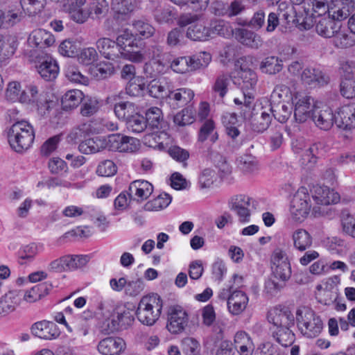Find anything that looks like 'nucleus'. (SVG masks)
<instances>
[{"label": "nucleus", "mask_w": 355, "mask_h": 355, "mask_svg": "<svg viewBox=\"0 0 355 355\" xmlns=\"http://www.w3.org/2000/svg\"><path fill=\"white\" fill-rule=\"evenodd\" d=\"M132 26L136 35L141 38H149L152 37L155 32V28L148 21L143 19L135 20Z\"/></svg>", "instance_id": "49"}, {"label": "nucleus", "mask_w": 355, "mask_h": 355, "mask_svg": "<svg viewBox=\"0 0 355 355\" xmlns=\"http://www.w3.org/2000/svg\"><path fill=\"white\" fill-rule=\"evenodd\" d=\"M209 37L219 35L225 38H229L234 34V30L230 22L220 20H212L209 26Z\"/></svg>", "instance_id": "32"}, {"label": "nucleus", "mask_w": 355, "mask_h": 355, "mask_svg": "<svg viewBox=\"0 0 355 355\" xmlns=\"http://www.w3.org/2000/svg\"><path fill=\"white\" fill-rule=\"evenodd\" d=\"M162 306V300L157 294L144 296L136 311L137 319L143 324L152 326L159 318Z\"/></svg>", "instance_id": "5"}, {"label": "nucleus", "mask_w": 355, "mask_h": 355, "mask_svg": "<svg viewBox=\"0 0 355 355\" xmlns=\"http://www.w3.org/2000/svg\"><path fill=\"white\" fill-rule=\"evenodd\" d=\"M117 172V166L114 162L110 159H105L101 162L96 168V173L102 177H111Z\"/></svg>", "instance_id": "61"}, {"label": "nucleus", "mask_w": 355, "mask_h": 355, "mask_svg": "<svg viewBox=\"0 0 355 355\" xmlns=\"http://www.w3.org/2000/svg\"><path fill=\"white\" fill-rule=\"evenodd\" d=\"M22 301V293L19 290H11L0 297V318L15 312Z\"/></svg>", "instance_id": "14"}, {"label": "nucleus", "mask_w": 355, "mask_h": 355, "mask_svg": "<svg viewBox=\"0 0 355 355\" xmlns=\"http://www.w3.org/2000/svg\"><path fill=\"white\" fill-rule=\"evenodd\" d=\"M352 10L347 6L340 1V3L334 5L331 7L329 10V17L336 21H342L345 19L349 15Z\"/></svg>", "instance_id": "51"}, {"label": "nucleus", "mask_w": 355, "mask_h": 355, "mask_svg": "<svg viewBox=\"0 0 355 355\" xmlns=\"http://www.w3.org/2000/svg\"><path fill=\"white\" fill-rule=\"evenodd\" d=\"M311 118L315 125L322 130H329L335 123V114L327 106L315 107Z\"/></svg>", "instance_id": "16"}, {"label": "nucleus", "mask_w": 355, "mask_h": 355, "mask_svg": "<svg viewBox=\"0 0 355 355\" xmlns=\"http://www.w3.org/2000/svg\"><path fill=\"white\" fill-rule=\"evenodd\" d=\"M99 107V102L96 98L87 97L82 104L80 114L83 116H91L98 111Z\"/></svg>", "instance_id": "58"}, {"label": "nucleus", "mask_w": 355, "mask_h": 355, "mask_svg": "<svg viewBox=\"0 0 355 355\" xmlns=\"http://www.w3.org/2000/svg\"><path fill=\"white\" fill-rule=\"evenodd\" d=\"M55 42L54 36L44 29L33 30L28 38V44L31 47L42 49L52 46Z\"/></svg>", "instance_id": "20"}, {"label": "nucleus", "mask_w": 355, "mask_h": 355, "mask_svg": "<svg viewBox=\"0 0 355 355\" xmlns=\"http://www.w3.org/2000/svg\"><path fill=\"white\" fill-rule=\"evenodd\" d=\"M283 69V61L276 56H268L264 58L260 64V69L263 73L275 75Z\"/></svg>", "instance_id": "40"}, {"label": "nucleus", "mask_w": 355, "mask_h": 355, "mask_svg": "<svg viewBox=\"0 0 355 355\" xmlns=\"http://www.w3.org/2000/svg\"><path fill=\"white\" fill-rule=\"evenodd\" d=\"M166 69V65L159 60H152L144 66V71L147 76L156 77L160 73H164Z\"/></svg>", "instance_id": "57"}, {"label": "nucleus", "mask_w": 355, "mask_h": 355, "mask_svg": "<svg viewBox=\"0 0 355 355\" xmlns=\"http://www.w3.org/2000/svg\"><path fill=\"white\" fill-rule=\"evenodd\" d=\"M146 123L147 128L159 130L163 122L162 112L157 107L149 108L146 112Z\"/></svg>", "instance_id": "43"}, {"label": "nucleus", "mask_w": 355, "mask_h": 355, "mask_svg": "<svg viewBox=\"0 0 355 355\" xmlns=\"http://www.w3.org/2000/svg\"><path fill=\"white\" fill-rule=\"evenodd\" d=\"M312 198L318 205H327L337 203L340 196L337 192L326 186H315L312 190Z\"/></svg>", "instance_id": "21"}, {"label": "nucleus", "mask_w": 355, "mask_h": 355, "mask_svg": "<svg viewBox=\"0 0 355 355\" xmlns=\"http://www.w3.org/2000/svg\"><path fill=\"white\" fill-rule=\"evenodd\" d=\"M294 95L292 94L290 88L284 85H277L275 87L271 94V101L272 103H288Z\"/></svg>", "instance_id": "47"}, {"label": "nucleus", "mask_w": 355, "mask_h": 355, "mask_svg": "<svg viewBox=\"0 0 355 355\" xmlns=\"http://www.w3.org/2000/svg\"><path fill=\"white\" fill-rule=\"evenodd\" d=\"M114 113L119 119L125 122L139 113L138 107L135 103L129 101L121 102L115 105Z\"/></svg>", "instance_id": "36"}, {"label": "nucleus", "mask_w": 355, "mask_h": 355, "mask_svg": "<svg viewBox=\"0 0 355 355\" xmlns=\"http://www.w3.org/2000/svg\"><path fill=\"white\" fill-rule=\"evenodd\" d=\"M189 57L182 56L174 59L170 67L175 73H184L193 71Z\"/></svg>", "instance_id": "59"}, {"label": "nucleus", "mask_w": 355, "mask_h": 355, "mask_svg": "<svg viewBox=\"0 0 355 355\" xmlns=\"http://www.w3.org/2000/svg\"><path fill=\"white\" fill-rule=\"evenodd\" d=\"M105 148V137H95L80 143L78 150L81 153L89 155L98 153Z\"/></svg>", "instance_id": "31"}, {"label": "nucleus", "mask_w": 355, "mask_h": 355, "mask_svg": "<svg viewBox=\"0 0 355 355\" xmlns=\"http://www.w3.org/2000/svg\"><path fill=\"white\" fill-rule=\"evenodd\" d=\"M227 206L234 212L241 223L250 221L252 213L255 209L254 200L250 197L239 194L232 196L227 201Z\"/></svg>", "instance_id": "7"}, {"label": "nucleus", "mask_w": 355, "mask_h": 355, "mask_svg": "<svg viewBox=\"0 0 355 355\" xmlns=\"http://www.w3.org/2000/svg\"><path fill=\"white\" fill-rule=\"evenodd\" d=\"M31 331L33 336L44 340L55 339L60 335L58 326L54 322L46 320L33 323Z\"/></svg>", "instance_id": "15"}, {"label": "nucleus", "mask_w": 355, "mask_h": 355, "mask_svg": "<svg viewBox=\"0 0 355 355\" xmlns=\"http://www.w3.org/2000/svg\"><path fill=\"white\" fill-rule=\"evenodd\" d=\"M24 17L21 10L18 8L0 10V28H9L19 23Z\"/></svg>", "instance_id": "28"}, {"label": "nucleus", "mask_w": 355, "mask_h": 355, "mask_svg": "<svg viewBox=\"0 0 355 355\" xmlns=\"http://www.w3.org/2000/svg\"><path fill=\"white\" fill-rule=\"evenodd\" d=\"M235 37L241 44L252 49H257L263 44V40L261 36L248 29H236L235 31Z\"/></svg>", "instance_id": "25"}, {"label": "nucleus", "mask_w": 355, "mask_h": 355, "mask_svg": "<svg viewBox=\"0 0 355 355\" xmlns=\"http://www.w3.org/2000/svg\"><path fill=\"white\" fill-rule=\"evenodd\" d=\"M311 207L307 189L304 187L300 188L291 202L290 212L292 218L295 221H303L308 216Z\"/></svg>", "instance_id": "8"}, {"label": "nucleus", "mask_w": 355, "mask_h": 355, "mask_svg": "<svg viewBox=\"0 0 355 355\" xmlns=\"http://www.w3.org/2000/svg\"><path fill=\"white\" fill-rule=\"evenodd\" d=\"M268 112L280 123H285L291 116L292 107L284 103L271 104Z\"/></svg>", "instance_id": "41"}, {"label": "nucleus", "mask_w": 355, "mask_h": 355, "mask_svg": "<svg viewBox=\"0 0 355 355\" xmlns=\"http://www.w3.org/2000/svg\"><path fill=\"white\" fill-rule=\"evenodd\" d=\"M291 238L293 247L300 252L306 251L313 244L312 236L307 230L303 228H298L293 231Z\"/></svg>", "instance_id": "29"}, {"label": "nucleus", "mask_w": 355, "mask_h": 355, "mask_svg": "<svg viewBox=\"0 0 355 355\" xmlns=\"http://www.w3.org/2000/svg\"><path fill=\"white\" fill-rule=\"evenodd\" d=\"M237 62L240 66V69L237 71L236 83L240 87L243 96V99L235 98L234 102L236 105H242L243 103L246 108L250 109L254 99V92L258 80L257 76L252 69L248 68L244 64L243 58H241Z\"/></svg>", "instance_id": "2"}, {"label": "nucleus", "mask_w": 355, "mask_h": 355, "mask_svg": "<svg viewBox=\"0 0 355 355\" xmlns=\"http://www.w3.org/2000/svg\"><path fill=\"white\" fill-rule=\"evenodd\" d=\"M35 134L32 125L26 121L12 124L8 133L10 147L17 153L28 150L32 145Z\"/></svg>", "instance_id": "3"}, {"label": "nucleus", "mask_w": 355, "mask_h": 355, "mask_svg": "<svg viewBox=\"0 0 355 355\" xmlns=\"http://www.w3.org/2000/svg\"><path fill=\"white\" fill-rule=\"evenodd\" d=\"M194 97L192 89L186 87L171 89L167 94V102L174 109L182 107L191 101Z\"/></svg>", "instance_id": "18"}, {"label": "nucleus", "mask_w": 355, "mask_h": 355, "mask_svg": "<svg viewBox=\"0 0 355 355\" xmlns=\"http://www.w3.org/2000/svg\"><path fill=\"white\" fill-rule=\"evenodd\" d=\"M341 25L331 17H323L316 21L315 31L317 33L324 38H331Z\"/></svg>", "instance_id": "27"}, {"label": "nucleus", "mask_w": 355, "mask_h": 355, "mask_svg": "<svg viewBox=\"0 0 355 355\" xmlns=\"http://www.w3.org/2000/svg\"><path fill=\"white\" fill-rule=\"evenodd\" d=\"M171 89H173L172 82L164 78L161 80H153L149 85L148 92L154 98L166 96L167 98V94Z\"/></svg>", "instance_id": "34"}, {"label": "nucleus", "mask_w": 355, "mask_h": 355, "mask_svg": "<svg viewBox=\"0 0 355 355\" xmlns=\"http://www.w3.org/2000/svg\"><path fill=\"white\" fill-rule=\"evenodd\" d=\"M59 72V67L57 62L52 59L48 58L42 62L38 67V73L46 80L55 79Z\"/></svg>", "instance_id": "39"}, {"label": "nucleus", "mask_w": 355, "mask_h": 355, "mask_svg": "<svg viewBox=\"0 0 355 355\" xmlns=\"http://www.w3.org/2000/svg\"><path fill=\"white\" fill-rule=\"evenodd\" d=\"M105 148L109 150L125 153L135 152L139 146V141L136 138L119 133L111 134L105 137Z\"/></svg>", "instance_id": "9"}, {"label": "nucleus", "mask_w": 355, "mask_h": 355, "mask_svg": "<svg viewBox=\"0 0 355 355\" xmlns=\"http://www.w3.org/2000/svg\"><path fill=\"white\" fill-rule=\"evenodd\" d=\"M172 198L167 193H162L157 198L147 202L144 209L148 211H157L167 207L171 202Z\"/></svg>", "instance_id": "44"}, {"label": "nucleus", "mask_w": 355, "mask_h": 355, "mask_svg": "<svg viewBox=\"0 0 355 355\" xmlns=\"http://www.w3.org/2000/svg\"><path fill=\"white\" fill-rule=\"evenodd\" d=\"M292 104L294 106V117L299 123H304L310 118L315 107L311 96L298 92L292 98Z\"/></svg>", "instance_id": "11"}, {"label": "nucleus", "mask_w": 355, "mask_h": 355, "mask_svg": "<svg viewBox=\"0 0 355 355\" xmlns=\"http://www.w3.org/2000/svg\"><path fill=\"white\" fill-rule=\"evenodd\" d=\"M44 94L39 92L37 86L29 85L19 96V101L27 104H33L37 102Z\"/></svg>", "instance_id": "50"}, {"label": "nucleus", "mask_w": 355, "mask_h": 355, "mask_svg": "<svg viewBox=\"0 0 355 355\" xmlns=\"http://www.w3.org/2000/svg\"><path fill=\"white\" fill-rule=\"evenodd\" d=\"M295 316L287 307H275L268 314V320L278 328L291 327L295 324Z\"/></svg>", "instance_id": "13"}, {"label": "nucleus", "mask_w": 355, "mask_h": 355, "mask_svg": "<svg viewBox=\"0 0 355 355\" xmlns=\"http://www.w3.org/2000/svg\"><path fill=\"white\" fill-rule=\"evenodd\" d=\"M178 25L188 26L186 36L193 41L204 42L209 39V26L200 16L196 14H184L180 16Z\"/></svg>", "instance_id": "6"}, {"label": "nucleus", "mask_w": 355, "mask_h": 355, "mask_svg": "<svg viewBox=\"0 0 355 355\" xmlns=\"http://www.w3.org/2000/svg\"><path fill=\"white\" fill-rule=\"evenodd\" d=\"M238 167L245 173H253L258 170L257 159L251 155H243L237 159Z\"/></svg>", "instance_id": "48"}, {"label": "nucleus", "mask_w": 355, "mask_h": 355, "mask_svg": "<svg viewBox=\"0 0 355 355\" xmlns=\"http://www.w3.org/2000/svg\"><path fill=\"white\" fill-rule=\"evenodd\" d=\"M21 8L29 15H35L42 11L46 0H20Z\"/></svg>", "instance_id": "56"}, {"label": "nucleus", "mask_w": 355, "mask_h": 355, "mask_svg": "<svg viewBox=\"0 0 355 355\" xmlns=\"http://www.w3.org/2000/svg\"><path fill=\"white\" fill-rule=\"evenodd\" d=\"M65 76L71 83L87 85L89 83V79L87 76L83 75L79 69L73 65H69L65 69Z\"/></svg>", "instance_id": "53"}, {"label": "nucleus", "mask_w": 355, "mask_h": 355, "mask_svg": "<svg viewBox=\"0 0 355 355\" xmlns=\"http://www.w3.org/2000/svg\"><path fill=\"white\" fill-rule=\"evenodd\" d=\"M99 53L108 60H114L118 57V46L116 41L107 37H100L96 42Z\"/></svg>", "instance_id": "30"}, {"label": "nucleus", "mask_w": 355, "mask_h": 355, "mask_svg": "<svg viewBox=\"0 0 355 355\" xmlns=\"http://www.w3.org/2000/svg\"><path fill=\"white\" fill-rule=\"evenodd\" d=\"M86 0H67L64 9L74 21L83 24L88 19L89 12L84 9Z\"/></svg>", "instance_id": "23"}, {"label": "nucleus", "mask_w": 355, "mask_h": 355, "mask_svg": "<svg viewBox=\"0 0 355 355\" xmlns=\"http://www.w3.org/2000/svg\"><path fill=\"white\" fill-rule=\"evenodd\" d=\"M230 83V76L227 74H221L216 78L212 86V91L215 96L219 98V101L226 95Z\"/></svg>", "instance_id": "46"}, {"label": "nucleus", "mask_w": 355, "mask_h": 355, "mask_svg": "<svg viewBox=\"0 0 355 355\" xmlns=\"http://www.w3.org/2000/svg\"><path fill=\"white\" fill-rule=\"evenodd\" d=\"M128 191L130 198L138 202L144 201L153 192V186L147 180H137L130 184Z\"/></svg>", "instance_id": "19"}, {"label": "nucleus", "mask_w": 355, "mask_h": 355, "mask_svg": "<svg viewBox=\"0 0 355 355\" xmlns=\"http://www.w3.org/2000/svg\"><path fill=\"white\" fill-rule=\"evenodd\" d=\"M128 129L135 133H140L147 128L144 116L137 113L126 122Z\"/></svg>", "instance_id": "64"}, {"label": "nucleus", "mask_w": 355, "mask_h": 355, "mask_svg": "<svg viewBox=\"0 0 355 355\" xmlns=\"http://www.w3.org/2000/svg\"><path fill=\"white\" fill-rule=\"evenodd\" d=\"M182 349L185 355H202L200 345L193 338H184L181 343Z\"/></svg>", "instance_id": "54"}, {"label": "nucleus", "mask_w": 355, "mask_h": 355, "mask_svg": "<svg viewBox=\"0 0 355 355\" xmlns=\"http://www.w3.org/2000/svg\"><path fill=\"white\" fill-rule=\"evenodd\" d=\"M208 139L212 143L216 142L218 139V134L215 130L214 123L211 119L207 120L203 123L198 133L199 141L204 142Z\"/></svg>", "instance_id": "45"}, {"label": "nucleus", "mask_w": 355, "mask_h": 355, "mask_svg": "<svg viewBox=\"0 0 355 355\" xmlns=\"http://www.w3.org/2000/svg\"><path fill=\"white\" fill-rule=\"evenodd\" d=\"M248 297L241 291H233L227 301V308L232 315L241 313L246 308L248 303Z\"/></svg>", "instance_id": "24"}, {"label": "nucleus", "mask_w": 355, "mask_h": 355, "mask_svg": "<svg viewBox=\"0 0 355 355\" xmlns=\"http://www.w3.org/2000/svg\"><path fill=\"white\" fill-rule=\"evenodd\" d=\"M234 343L240 355H252L254 345L250 336L245 331L236 332L234 336Z\"/></svg>", "instance_id": "26"}, {"label": "nucleus", "mask_w": 355, "mask_h": 355, "mask_svg": "<svg viewBox=\"0 0 355 355\" xmlns=\"http://www.w3.org/2000/svg\"><path fill=\"white\" fill-rule=\"evenodd\" d=\"M17 47L15 37L0 35V62H3L12 57Z\"/></svg>", "instance_id": "35"}, {"label": "nucleus", "mask_w": 355, "mask_h": 355, "mask_svg": "<svg viewBox=\"0 0 355 355\" xmlns=\"http://www.w3.org/2000/svg\"><path fill=\"white\" fill-rule=\"evenodd\" d=\"M333 44L337 49H347L354 45L355 37L347 30L338 28L332 37Z\"/></svg>", "instance_id": "38"}, {"label": "nucleus", "mask_w": 355, "mask_h": 355, "mask_svg": "<svg viewBox=\"0 0 355 355\" xmlns=\"http://www.w3.org/2000/svg\"><path fill=\"white\" fill-rule=\"evenodd\" d=\"M271 277L265 282L264 291L270 296L277 295L291 277V266L286 253L275 250L271 256Z\"/></svg>", "instance_id": "1"}, {"label": "nucleus", "mask_w": 355, "mask_h": 355, "mask_svg": "<svg viewBox=\"0 0 355 355\" xmlns=\"http://www.w3.org/2000/svg\"><path fill=\"white\" fill-rule=\"evenodd\" d=\"M125 347V343L121 338L107 337L98 343L97 348L103 355H120Z\"/></svg>", "instance_id": "17"}, {"label": "nucleus", "mask_w": 355, "mask_h": 355, "mask_svg": "<svg viewBox=\"0 0 355 355\" xmlns=\"http://www.w3.org/2000/svg\"><path fill=\"white\" fill-rule=\"evenodd\" d=\"M50 288L51 285L46 283L35 285L30 290L26 291L24 295L22 294V300L28 303L35 302L47 295Z\"/></svg>", "instance_id": "37"}, {"label": "nucleus", "mask_w": 355, "mask_h": 355, "mask_svg": "<svg viewBox=\"0 0 355 355\" xmlns=\"http://www.w3.org/2000/svg\"><path fill=\"white\" fill-rule=\"evenodd\" d=\"M195 120V112L189 107L183 109L181 112L177 113L173 118L174 123L180 126L190 125Z\"/></svg>", "instance_id": "55"}, {"label": "nucleus", "mask_w": 355, "mask_h": 355, "mask_svg": "<svg viewBox=\"0 0 355 355\" xmlns=\"http://www.w3.org/2000/svg\"><path fill=\"white\" fill-rule=\"evenodd\" d=\"M136 0H112V8L118 18L124 19L135 8Z\"/></svg>", "instance_id": "42"}, {"label": "nucleus", "mask_w": 355, "mask_h": 355, "mask_svg": "<svg viewBox=\"0 0 355 355\" xmlns=\"http://www.w3.org/2000/svg\"><path fill=\"white\" fill-rule=\"evenodd\" d=\"M84 98V94L79 89L67 91L62 97L61 103L63 110H69L76 108Z\"/></svg>", "instance_id": "33"}, {"label": "nucleus", "mask_w": 355, "mask_h": 355, "mask_svg": "<svg viewBox=\"0 0 355 355\" xmlns=\"http://www.w3.org/2000/svg\"><path fill=\"white\" fill-rule=\"evenodd\" d=\"M302 82L311 88L322 86L328 83V77L319 69L305 68L301 74Z\"/></svg>", "instance_id": "22"}, {"label": "nucleus", "mask_w": 355, "mask_h": 355, "mask_svg": "<svg viewBox=\"0 0 355 355\" xmlns=\"http://www.w3.org/2000/svg\"><path fill=\"white\" fill-rule=\"evenodd\" d=\"M271 120L272 116L268 109L262 110L260 116L252 124L254 130L258 132L265 131L269 127Z\"/></svg>", "instance_id": "63"}, {"label": "nucleus", "mask_w": 355, "mask_h": 355, "mask_svg": "<svg viewBox=\"0 0 355 355\" xmlns=\"http://www.w3.org/2000/svg\"><path fill=\"white\" fill-rule=\"evenodd\" d=\"M135 36L132 32L128 29H125L120 32L116 39L118 47L123 51H126L128 47H133L135 45Z\"/></svg>", "instance_id": "62"}, {"label": "nucleus", "mask_w": 355, "mask_h": 355, "mask_svg": "<svg viewBox=\"0 0 355 355\" xmlns=\"http://www.w3.org/2000/svg\"><path fill=\"white\" fill-rule=\"evenodd\" d=\"M189 315L182 306H171L167 312L166 329L173 334L183 332L188 325Z\"/></svg>", "instance_id": "10"}, {"label": "nucleus", "mask_w": 355, "mask_h": 355, "mask_svg": "<svg viewBox=\"0 0 355 355\" xmlns=\"http://www.w3.org/2000/svg\"><path fill=\"white\" fill-rule=\"evenodd\" d=\"M291 327L278 328L275 331L277 341L284 347L291 345L294 341V334L290 329Z\"/></svg>", "instance_id": "60"}, {"label": "nucleus", "mask_w": 355, "mask_h": 355, "mask_svg": "<svg viewBox=\"0 0 355 355\" xmlns=\"http://www.w3.org/2000/svg\"><path fill=\"white\" fill-rule=\"evenodd\" d=\"M335 123L343 130H355V104H348L338 108L335 114Z\"/></svg>", "instance_id": "12"}, {"label": "nucleus", "mask_w": 355, "mask_h": 355, "mask_svg": "<svg viewBox=\"0 0 355 355\" xmlns=\"http://www.w3.org/2000/svg\"><path fill=\"white\" fill-rule=\"evenodd\" d=\"M295 320L299 331L306 338H315L322 331V320L314 311L309 307L298 308L295 313Z\"/></svg>", "instance_id": "4"}, {"label": "nucleus", "mask_w": 355, "mask_h": 355, "mask_svg": "<svg viewBox=\"0 0 355 355\" xmlns=\"http://www.w3.org/2000/svg\"><path fill=\"white\" fill-rule=\"evenodd\" d=\"M67 270H74L87 265L89 260L87 255H66L64 256Z\"/></svg>", "instance_id": "52"}]
</instances>
